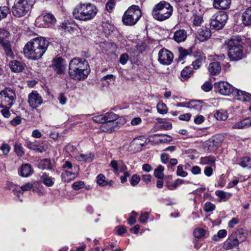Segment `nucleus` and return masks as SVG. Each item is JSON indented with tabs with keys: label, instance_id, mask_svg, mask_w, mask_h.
<instances>
[{
	"label": "nucleus",
	"instance_id": "2",
	"mask_svg": "<svg viewBox=\"0 0 251 251\" xmlns=\"http://www.w3.org/2000/svg\"><path fill=\"white\" fill-rule=\"evenodd\" d=\"M90 72L88 62L84 59L75 57L70 60L68 74L71 78L76 81L83 80Z\"/></svg>",
	"mask_w": 251,
	"mask_h": 251
},
{
	"label": "nucleus",
	"instance_id": "16",
	"mask_svg": "<svg viewBox=\"0 0 251 251\" xmlns=\"http://www.w3.org/2000/svg\"><path fill=\"white\" fill-rule=\"evenodd\" d=\"M28 102L31 108L36 109L43 103V99L39 93L33 91L28 96Z\"/></svg>",
	"mask_w": 251,
	"mask_h": 251
},
{
	"label": "nucleus",
	"instance_id": "13",
	"mask_svg": "<svg viewBox=\"0 0 251 251\" xmlns=\"http://www.w3.org/2000/svg\"><path fill=\"white\" fill-rule=\"evenodd\" d=\"M7 185L10 190H12L14 195L19 198L23 195L24 192L29 191L33 187V184L30 182L26 183L20 188L11 182L8 183Z\"/></svg>",
	"mask_w": 251,
	"mask_h": 251
},
{
	"label": "nucleus",
	"instance_id": "3",
	"mask_svg": "<svg viewBox=\"0 0 251 251\" xmlns=\"http://www.w3.org/2000/svg\"><path fill=\"white\" fill-rule=\"evenodd\" d=\"M98 13L96 6L91 3H80L77 4L73 12L74 18L77 20L87 21L94 18Z\"/></svg>",
	"mask_w": 251,
	"mask_h": 251
},
{
	"label": "nucleus",
	"instance_id": "20",
	"mask_svg": "<svg viewBox=\"0 0 251 251\" xmlns=\"http://www.w3.org/2000/svg\"><path fill=\"white\" fill-rule=\"evenodd\" d=\"M247 232L243 228L235 230L231 234V236L234 238L239 244L245 241L247 238Z\"/></svg>",
	"mask_w": 251,
	"mask_h": 251
},
{
	"label": "nucleus",
	"instance_id": "54",
	"mask_svg": "<svg viewBox=\"0 0 251 251\" xmlns=\"http://www.w3.org/2000/svg\"><path fill=\"white\" fill-rule=\"evenodd\" d=\"M93 120L95 122L101 124H102L103 123H105V122L104 120V115L95 116L93 117Z\"/></svg>",
	"mask_w": 251,
	"mask_h": 251
},
{
	"label": "nucleus",
	"instance_id": "56",
	"mask_svg": "<svg viewBox=\"0 0 251 251\" xmlns=\"http://www.w3.org/2000/svg\"><path fill=\"white\" fill-rule=\"evenodd\" d=\"M84 185H85V184L83 181H77V182H74L72 184V187L74 189H75V190H78L80 189L81 188H82L83 187H84Z\"/></svg>",
	"mask_w": 251,
	"mask_h": 251
},
{
	"label": "nucleus",
	"instance_id": "4",
	"mask_svg": "<svg viewBox=\"0 0 251 251\" xmlns=\"http://www.w3.org/2000/svg\"><path fill=\"white\" fill-rule=\"evenodd\" d=\"M173 11V8L169 2L162 0L156 4L152 10V16L158 21H164L169 19Z\"/></svg>",
	"mask_w": 251,
	"mask_h": 251
},
{
	"label": "nucleus",
	"instance_id": "28",
	"mask_svg": "<svg viewBox=\"0 0 251 251\" xmlns=\"http://www.w3.org/2000/svg\"><path fill=\"white\" fill-rule=\"evenodd\" d=\"M242 18L244 25H251V6L247 8L243 13Z\"/></svg>",
	"mask_w": 251,
	"mask_h": 251
},
{
	"label": "nucleus",
	"instance_id": "22",
	"mask_svg": "<svg viewBox=\"0 0 251 251\" xmlns=\"http://www.w3.org/2000/svg\"><path fill=\"white\" fill-rule=\"evenodd\" d=\"M239 244L234 237L230 235L223 244V248L226 250H232L239 246Z\"/></svg>",
	"mask_w": 251,
	"mask_h": 251
},
{
	"label": "nucleus",
	"instance_id": "19",
	"mask_svg": "<svg viewBox=\"0 0 251 251\" xmlns=\"http://www.w3.org/2000/svg\"><path fill=\"white\" fill-rule=\"evenodd\" d=\"M26 146L30 150H33L36 152H42L45 151L48 149L47 145L40 146L37 141L35 140L33 142L27 141L26 142Z\"/></svg>",
	"mask_w": 251,
	"mask_h": 251
},
{
	"label": "nucleus",
	"instance_id": "61",
	"mask_svg": "<svg viewBox=\"0 0 251 251\" xmlns=\"http://www.w3.org/2000/svg\"><path fill=\"white\" fill-rule=\"evenodd\" d=\"M149 219V213L144 212L141 214L139 218V221L142 223H146Z\"/></svg>",
	"mask_w": 251,
	"mask_h": 251
},
{
	"label": "nucleus",
	"instance_id": "5",
	"mask_svg": "<svg viewBox=\"0 0 251 251\" xmlns=\"http://www.w3.org/2000/svg\"><path fill=\"white\" fill-rule=\"evenodd\" d=\"M228 55L232 60L237 61L244 57L242 40L239 36L232 37L227 43Z\"/></svg>",
	"mask_w": 251,
	"mask_h": 251
},
{
	"label": "nucleus",
	"instance_id": "29",
	"mask_svg": "<svg viewBox=\"0 0 251 251\" xmlns=\"http://www.w3.org/2000/svg\"><path fill=\"white\" fill-rule=\"evenodd\" d=\"M203 105V103L201 100H193L188 102V108L196 111H200Z\"/></svg>",
	"mask_w": 251,
	"mask_h": 251
},
{
	"label": "nucleus",
	"instance_id": "25",
	"mask_svg": "<svg viewBox=\"0 0 251 251\" xmlns=\"http://www.w3.org/2000/svg\"><path fill=\"white\" fill-rule=\"evenodd\" d=\"M186 38L187 33L183 29L177 30L174 34L173 39L177 43L184 41Z\"/></svg>",
	"mask_w": 251,
	"mask_h": 251
},
{
	"label": "nucleus",
	"instance_id": "60",
	"mask_svg": "<svg viewBox=\"0 0 251 251\" xmlns=\"http://www.w3.org/2000/svg\"><path fill=\"white\" fill-rule=\"evenodd\" d=\"M140 180V178L138 175H134L130 179V184L132 186H134L138 184Z\"/></svg>",
	"mask_w": 251,
	"mask_h": 251
},
{
	"label": "nucleus",
	"instance_id": "7",
	"mask_svg": "<svg viewBox=\"0 0 251 251\" xmlns=\"http://www.w3.org/2000/svg\"><path fill=\"white\" fill-rule=\"evenodd\" d=\"M142 15V13L139 6L132 5L125 12L122 17V21L126 25H134L139 20Z\"/></svg>",
	"mask_w": 251,
	"mask_h": 251
},
{
	"label": "nucleus",
	"instance_id": "45",
	"mask_svg": "<svg viewBox=\"0 0 251 251\" xmlns=\"http://www.w3.org/2000/svg\"><path fill=\"white\" fill-rule=\"evenodd\" d=\"M227 232L225 229H221L218 232L217 235H214L213 236V240L215 241H218L220 238H223L226 236Z\"/></svg>",
	"mask_w": 251,
	"mask_h": 251
},
{
	"label": "nucleus",
	"instance_id": "18",
	"mask_svg": "<svg viewBox=\"0 0 251 251\" xmlns=\"http://www.w3.org/2000/svg\"><path fill=\"white\" fill-rule=\"evenodd\" d=\"M147 144V139L143 137L134 138L131 143V147L135 151H140Z\"/></svg>",
	"mask_w": 251,
	"mask_h": 251
},
{
	"label": "nucleus",
	"instance_id": "41",
	"mask_svg": "<svg viewBox=\"0 0 251 251\" xmlns=\"http://www.w3.org/2000/svg\"><path fill=\"white\" fill-rule=\"evenodd\" d=\"M14 151L18 156L22 157L25 154L22 144L19 142H16L14 144Z\"/></svg>",
	"mask_w": 251,
	"mask_h": 251
},
{
	"label": "nucleus",
	"instance_id": "38",
	"mask_svg": "<svg viewBox=\"0 0 251 251\" xmlns=\"http://www.w3.org/2000/svg\"><path fill=\"white\" fill-rule=\"evenodd\" d=\"M216 195L218 197L220 201H226L231 196L230 194L227 193L222 190H217L215 192Z\"/></svg>",
	"mask_w": 251,
	"mask_h": 251
},
{
	"label": "nucleus",
	"instance_id": "17",
	"mask_svg": "<svg viewBox=\"0 0 251 251\" xmlns=\"http://www.w3.org/2000/svg\"><path fill=\"white\" fill-rule=\"evenodd\" d=\"M52 66L53 70L59 75L64 74L66 69L64 60L59 57L53 60Z\"/></svg>",
	"mask_w": 251,
	"mask_h": 251
},
{
	"label": "nucleus",
	"instance_id": "8",
	"mask_svg": "<svg viewBox=\"0 0 251 251\" xmlns=\"http://www.w3.org/2000/svg\"><path fill=\"white\" fill-rule=\"evenodd\" d=\"M16 95L10 89L0 92V107L11 108L16 101Z\"/></svg>",
	"mask_w": 251,
	"mask_h": 251
},
{
	"label": "nucleus",
	"instance_id": "47",
	"mask_svg": "<svg viewBox=\"0 0 251 251\" xmlns=\"http://www.w3.org/2000/svg\"><path fill=\"white\" fill-rule=\"evenodd\" d=\"M193 233L196 238H201L204 236L205 231L202 228H197L194 230Z\"/></svg>",
	"mask_w": 251,
	"mask_h": 251
},
{
	"label": "nucleus",
	"instance_id": "12",
	"mask_svg": "<svg viewBox=\"0 0 251 251\" xmlns=\"http://www.w3.org/2000/svg\"><path fill=\"white\" fill-rule=\"evenodd\" d=\"M56 22L54 16L51 13H47L43 18L38 17L35 21L37 26L39 27H48L55 24Z\"/></svg>",
	"mask_w": 251,
	"mask_h": 251
},
{
	"label": "nucleus",
	"instance_id": "59",
	"mask_svg": "<svg viewBox=\"0 0 251 251\" xmlns=\"http://www.w3.org/2000/svg\"><path fill=\"white\" fill-rule=\"evenodd\" d=\"M179 52L180 54L178 58L179 60H183L186 55L189 54L190 51L189 50L181 48L179 49Z\"/></svg>",
	"mask_w": 251,
	"mask_h": 251
},
{
	"label": "nucleus",
	"instance_id": "36",
	"mask_svg": "<svg viewBox=\"0 0 251 251\" xmlns=\"http://www.w3.org/2000/svg\"><path fill=\"white\" fill-rule=\"evenodd\" d=\"M39 167L42 170L51 169V164L50 159H44L40 161L39 164Z\"/></svg>",
	"mask_w": 251,
	"mask_h": 251
},
{
	"label": "nucleus",
	"instance_id": "9",
	"mask_svg": "<svg viewBox=\"0 0 251 251\" xmlns=\"http://www.w3.org/2000/svg\"><path fill=\"white\" fill-rule=\"evenodd\" d=\"M228 19V15L223 11L217 12L210 19V25L212 28L220 30L223 28Z\"/></svg>",
	"mask_w": 251,
	"mask_h": 251
},
{
	"label": "nucleus",
	"instance_id": "55",
	"mask_svg": "<svg viewBox=\"0 0 251 251\" xmlns=\"http://www.w3.org/2000/svg\"><path fill=\"white\" fill-rule=\"evenodd\" d=\"M215 206L210 202H206L204 206V210L207 212H211L215 209Z\"/></svg>",
	"mask_w": 251,
	"mask_h": 251
},
{
	"label": "nucleus",
	"instance_id": "49",
	"mask_svg": "<svg viewBox=\"0 0 251 251\" xmlns=\"http://www.w3.org/2000/svg\"><path fill=\"white\" fill-rule=\"evenodd\" d=\"M157 109L158 112L162 114H164L167 112V107L163 103H159L157 105Z\"/></svg>",
	"mask_w": 251,
	"mask_h": 251
},
{
	"label": "nucleus",
	"instance_id": "15",
	"mask_svg": "<svg viewBox=\"0 0 251 251\" xmlns=\"http://www.w3.org/2000/svg\"><path fill=\"white\" fill-rule=\"evenodd\" d=\"M173 53L167 49H163L158 53V61L163 65H170L173 59Z\"/></svg>",
	"mask_w": 251,
	"mask_h": 251
},
{
	"label": "nucleus",
	"instance_id": "58",
	"mask_svg": "<svg viewBox=\"0 0 251 251\" xmlns=\"http://www.w3.org/2000/svg\"><path fill=\"white\" fill-rule=\"evenodd\" d=\"M2 109L0 110V113L5 118H8L11 115V113L9 111L10 108L8 107H1Z\"/></svg>",
	"mask_w": 251,
	"mask_h": 251
},
{
	"label": "nucleus",
	"instance_id": "42",
	"mask_svg": "<svg viewBox=\"0 0 251 251\" xmlns=\"http://www.w3.org/2000/svg\"><path fill=\"white\" fill-rule=\"evenodd\" d=\"M164 168L161 165H159L154 171V176L158 179H162L164 177L163 172Z\"/></svg>",
	"mask_w": 251,
	"mask_h": 251
},
{
	"label": "nucleus",
	"instance_id": "24",
	"mask_svg": "<svg viewBox=\"0 0 251 251\" xmlns=\"http://www.w3.org/2000/svg\"><path fill=\"white\" fill-rule=\"evenodd\" d=\"M33 170L29 164H23L19 171V174L23 177H28L32 174Z\"/></svg>",
	"mask_w": 251,
	"mask_h": 251
},
{
	"label": "nucleus",
	"instance_id": "23",
	"mask_svg": "<svg viewBox=\"0 0 251 251\" xmlns=\"http://www.w3.org/2000/svg\"><path fill=\"white\" fill-rule=\"evenodd\" d=\"M231 0H214L213 6L216 9H227L231 4Z\"/></svg>",
	"mask_w": 251,
	"mask_h": 251
},
{
	"label": "nucleus",
	"instance_id": "50",
	"mask_svg": "<svg viewBox=\"0 0 251 251\" xmlns=\"http://www.w3.org/2000/svg\"><path fill=\"white\" fill-rule=\"evenodd\" d=\"M188 175V173L183 170V166L182 165H179L177 166L176 170V175L182 177H186Z\"/></svg>",
	"mask_w": 251,
	"mask_h": 251
},
{
	"label": "nucleus",
	"instance_id": "26",
	"mask_svg": "<svg viewBox=\"0 0 251 251\" xmlns=\"http://www.w3.org/2000/svg\"><path fill=\"white\" fill-rule=\"evenodd\" d=\"M198 39L200 41L207 40L211 35L210 30L206 27H202L199 29Z\"/></svg>",
	"mask_w": 251,
	"mask_h": 251
},
{
	"label": "nucleus",
	"instance_id": "27",
	"mask_svg": "<svg viewBox=\"0 0 251 251\" xmlns=\"http://www.w3.org/2000/svg\"><path fill=\"white\" fill-rule=\"evenodd\" d=\"M9 66L11 70L14 72H22L24 69L23 64L21 62L16 60L10 62Z\"/></svg>",
	"mask_w": 251,
	"mask_h": 251
},
{
	"label": "nucleus",
	"instance_id": "1",
	"mask_svg": "<svg viewBox=\"0 0 251 251\" xmlns=\"http://www.w3.org/2000/svg\"><path fill=\"white\" fill-rule=\"evenodd\" d=\"M49 42L45 38L39 37L28 42L24 48L25 56L29 59L36 60L42 58L46 52Z\"/></svg>",
	"mask_w": 251,
	"mask_h": 251
},
{
	"label": "nucleus",
	"instance_id": "44",
	"mask_svg": "<svg viewBox=\"0 0 251 251\" xmlns=\"http://www.w3.org/2000/svg\"><path fill=\"white\" fill-rule=\"evenodd\" d=\"M97 183L101 186H105L108 185V182L106 181L105 177L103 174H99L97 176Z\"/></svg>",
	"mask_w": 251,
	"mask_h": 251
},
{
	"label": "nucleus",
	"instance_id": "62",
	"mask_svg": "<svg viewBox=\"0 0 251 251\" xmlns=\"http://www.w3.org/2000/svg\"><path fill=\"white\" fill-rule=\"evenodd\" d=\"M110 166L113 168V172L115 173L118 172L119 170V163L117 161L112 160L110 163Z\"/></svg>",
	"mask_w": 251,
	"mask_h": 251
},
{
	"label": "nucleus",
	"instance_id": "32",
	"mask_svg": "<svg viewBox=\"0 0 251 251\" xmlns=\"http://www.w3.org/2000/svg\"><path fill=\"white\" fill-rule=\"evenodd\" d=\"M214 115L217 120L220 121H225L228 118L227 113L226 111L223 109L216 110Z\"/></svg>",
	"mask_w": 251,
	"mask_h": 251
},
{
	"label": "nucleus",
	"instance_id": "34",
	"mask_svg": "<svg viewBox=\"0 0 251 251\" xmlns=\"http://www.w3.org/2000/svg\"><path fill=\"white\" fill-rule=\"evenodd\" d=\"M193 71L190 67H185L181 72L182 80L188 79L192 75Z\"/></svg>",
	"mask_w": 251,
	"mask_h": 251
},
{
	"label": "nucleus",
	"instance_id": "30",
	"mask_svg": "<svg viewBox=\"0 0 251 251\" xmlns=\"http://www.w3.org/2000/svg\"><path fill=\"white\" fill-rule=\"evenodd\" d=\"M221 70V68L219 62H212L209 64L208 71L212 75L218 74Z\"/></svg>",
	"mask_w": 251,
	"mask_h": 251
},
{
	"label": "nucleus",
	"instance_id": "37",
	"mask_svg": "<svg viewBox=\"0 0 251 251\" xmlns=\"http://www.w3.org/2000/svg\"><path fill=\"white\" fill-rule=\"evenodd\" d=\"M246 128H248L246 119L235 123L232 126V128L234 129H241Z\"/></svg>",
	"mask_w": 251,
	"mask_h": 251
},
{
	"label": "nucleus",
	"instance_id": "31",
	"mask_svg": "<svg viewBox=\"0 0 251 251\" xmlns=\"http://www.w3.org/2000/svg\"><path fill=\"white\" fill-rule=\"evenodd\" d=\"M94 155L91 152H87L85 154H80L75 157L76 159L78 161H84L90 162L93 159Z\"/></svg>",
	"mask_w": 251,
	"mask_h": 251
},
{
	"label": "nucleus",
	"instance_id": "11",
	"mask_svg": "<svg viewBox=\"0 0 251 251\" xmlns=\"http://www.w3.org/2000/svg\"><path fill=\"white\" fill-rule=\"evenodd\" d=\"M9 36V33L4 29H0V44L6 56L12 57L13 53L11 45L9 40L6 39Z\"/></svg>",
	"mask_w": 251,
	"mask_h": 251
},
{
	"label": "nucleus",
	"instance_id": "46",
	"mask_svg": "<svg viewBox=\"0 0 251 251\" xmlns=\"http://www.w3.org/2000/svg\"><path fill=\"white\" fill-rule=\"evenodd\" d=\"M240 165L243 168H251V158L249 157L243 158Z\"/></svg>",
	"mask_w": 251,
	"mask_h": 251
},
{
	"label": "nucleus",
	"instance_id": "63",
	"mask_svg": "<svg viewBox=\"0 0 251 251\" xmlns=\"http://www.w3.org/2000/svg\"><path fill=\"white\" fill-rule=\"evenodd\" d=\"M129 58V56L126 53H123L121 55L120 57V62L123 64L125 65L126 63Z\"/></svg>",
	"mask_w": 251,
	"mask_h": 251
},
{
	"label": "nucleus",
	"instance_id": "33",
	"mask_svg": "<svg viewBox=\"0 0 251 251\" xmlns=\"http://www.w3.org/2000/svg\"><path fill=\"white\" fill-rule=\"evenodd\" d=\"M117 118V115L113 112L106 113L104 114L105 122L108 123L115 126V121Z\"/></svg>",
	"mask_w": 251,
	"mask_h": 251
},
{
	"label": "nucleus",
	"instance_id": "21",
	"mask_svg": "<svg viewBox=\"0 0 251 251\" xmlns=\"http://www.w3.org/2000/svg\"><path fill=\"white\" fill-rule=\"evenodd\" d=\"M233 94L236 99L242 101H249L251 100V94L245 91L235 89Z\"/></svg>",
	"mask_w": 251,
	"mask_h": 251
},
{
	"label": "nucleus",
	"instance_id": "39",
	"mask_svg": "<svg viewBox=\"0 0 251 251\" xmlns=\"http://www.w3.org/2000/svg\"><path fill=\"white\" fill-rule=\"evenodd\" d=\"M41 179L43 183L48 187L51 186L54 184L52 178L45 173L42 176Z\"/></svg>",
	"mask_w": 251,
	"mask_h": 251
},
{
	"label": "nucleus",
	"instance_id": "64",
	"mask_svg": "<svg viewBox=\"0 0 251 251\" xmlns=\"http://www.w3.org/2000/svg\"><path fill=\"white\" fill-rule=\"evenodd\" d=\"M57 99L61 105H64L67 102V99L64 93H61Z\"/></svg>",
	"mask_w": 251,
	"mask_h": 251
},
{
	"label": "nucleus",
	"instance_id": "35",
	"mask_svg": "<svg viewBox=\"0 0 251 251\" xmlns=\"http://www.w3.org/2000/svg\"><path fill=\"white\" fill-rule=\"evenodd\" d=\"M215 158L212 156L201 157L200 159V164L202 165H214Z\"/></svg>",
	"mask_w": 251,
	"mask_h": 251
},
{
	"label": "nucleus",
	"instance_id": "10",
	"mask_svg": "<svg viewBox=\"0 0 251 251\" xmlns=\"http://www.w3.org/2000/svg\"><path fill=\"white\" fill-rule=\"evenodd\" d=\"M64 171L61 174V178L64 182H69L75 179L77 174L75 167L73 168L72 163L67 161L62 166Z\"/></svg>",
	"mask_w": 251,
	"mask_h": 251
},
{
	"label": "nucleus",
	"instance_id": "40",
	"mask_svg": "<svg viewBox=\"0 0 251 251\" xmlns=\"http://www.w3.org/2000/svg\"><path fill=\"white\" fill-rule=\"evenodd\" d=\"M115 128L114 126L105 122L100 126V129L101 131L106 132H111L114 130Z\"/></svg>",
	"mask_w": 251,
	"mask_h": 251
},
{
	"label": "nucleus",
	"instance_id": "52",
	"mask_svg": "<svg viewBox=\"0 0 251 251\" xmlns=\"http://www.w3.org/2000/svg\"><path fill=\"white\" fill-rule=\"evenodd\" d=\"M115 4L114 0H108L105 5V9L109 12L113 11Z\"/></svg>",
	"mask_w": 251,
	"mask_h": 251
},
{
	"label": "nucleus",
	"instance_id": "14",
	"mask_svg": "<svg viewBox=\"0 0 251 251\" xmlns=\"http://www.w3.org/2000/svg\"><path fill=\"white\" fill-rule=\"evenodd\" d=\"M215 87L218 89L219 92L225 96H228L233 94L235 88L228 82L220 81L215 84Z\"/></svg>",
	"mask_w": 251,
	"mask_h": 251
},
{
	"label": "nucleus",
	"instance_id": "51",
	"mask_svg": "<svg viewBox=\"0 0 251 251\" xmlns=\"http://www.w3.org/2000/svg\"><path fill=\"white\" fill-rule=\"evenodd\" d=\"M203 61V58L202 57H199L192 63V66L195 69H199L201 66L202 62Z\"/></svg>",
	"mask_w": 251,
	"mask_h": 251
},
{
	"label": "nucleus",
	"instance_id": "57",
	"mask_svg": "<svg viewBox=\"0 0 251 251\" xmlns=\"http://www.w3.org/2000/svg\"><path fill=\"white\" fill-rule=\"evenodd\" d=\"M0 149L2 151L3 153L7 155L10 151V146L6 143H3L0 147Z\"/></svg>",
	"mask_w": 251,
	"mask_h": 251
},
{
	"label": "nucleus",
	"instance_id": "43",
	"mask_svg": "<svg viewBox=\"0 0 251 251\" xmlns=\"http://www.w3.org/2000/svg\"><path fill=\"white\" fill-rule=\"evenodd\" d=\"M103 32L106 34H110L114 30V26L108 23H103L102 25Z\"/></svg>",
	"mask_w": 251,
	"mask_h": 251
},
{
	"label": "nucleus",
	"instance_id": "53",
	"mask_svg": "<svg viewBox=\"0 0 251 251\" xmlns=\"http://www.w3.org/2000/svg\"><path fill=\"white\" fill-rule=\"evenodd\" d=\"M137 216V213L135 212V211H132L130 216L128 219V223L130 225H132L134 224L136 222V217Z\"/></svg>",
	"mask_w": 251,
	"mask_h": 251
},
{
	"label": "nucleus",
	"instance_id": "48",
	"mask_svg": "<svg viewBox=\"0 0 251 251\" xmlns=\"http://www.w3.org/2000/svg\"><path fill=\"white\" fill-rule=\"evenodd\" d=\"M9 13V9L7 6L0 7V21L6 17Z\"/></svg>",
	"mask_w": 251,
	"mask_h": 251
},
{
	"label": "nucleus",
	"instance_id": "6",
	"mask_svg": "<svg viewBox=\"0 0 251 251\" xmlns=\"http://www.w3.org/2000/svg\"><path fill=\"white\" fill-rule=\"evenodd\" d=\"M35 3V0H15L12 7L13 16L20 18L26 15Z\"/></svg>",
	"mask_w": 251,
	"mask_h": 251
}]
</instances>
